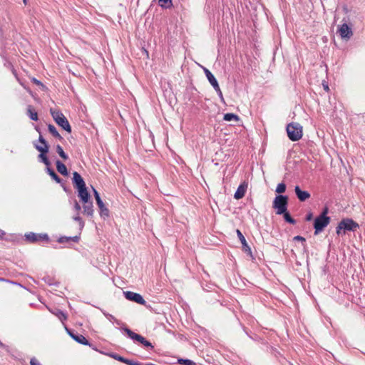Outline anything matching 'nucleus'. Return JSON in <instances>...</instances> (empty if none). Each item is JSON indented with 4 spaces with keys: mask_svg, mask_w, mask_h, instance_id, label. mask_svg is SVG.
I'll use <instances>...</instances> for the list:
<instances>
[{
    "mask_svg": "<svg viewBox=\"0 0 365 365\" xmlns=\"http://www.w3.org/2000/svg\"><path fill=\"white\" fill-rule=\"evenodd\" d=\"M287 133L292 141H297L302 137V127L298 123H290L287 125Z\"/></svg>",
    "mask_w": 365,
    "mask_h": 365,
    "instance_id": "4",
    "label": "nucleus"
},
{
    "mask_svg": "<svg viewBox=\"0 0 365 365\" xmlns=\"http://www.w3.org/2000/svg\"><path fill=\"white\" fill-rule=\"evenodd\" d=\"M52 313L56 315L62 322L67 320L66 314L61 309H56L55 312H53Z\"/></svg>",
    "mask_w": 365,
    "mask_h": 365,
    "instance_id": "24",
    "label": "nucleus"
},
{
    "mask_svg": "<svg viewBox=\"0 0 365 365\" xmlns=\"http://www.w3.org/2000/svg\"><path fill=\"white\" fill-rule=\"evenodd\" d=\"M213 88H214V89H215V91L217 92V93L218 96H219L222 100H223V95H222V93L221 89H220V86H219V85H217V87H215H215H213Z\"/></svg>",
    "mask_w": 365,
    "mask_h": 365,
    "instance_id": "36",
    "label": "nucleus"
},
{
    "mask_svg": "<svg viewBox=\"0 0 365 365\" xmlns=\"http://www.w3.org/2000/svg\"><path fill=\"white\" fill-rule=\"evenodd\" d=\"M324 90H325V91H329V88L328 85H324Z\"/></svg>",
    "mask_w": 365,
    "mask_h": 365,
    "instance_id": "49",
    "label": "nucleus"
},
{
    "mask_svg": "<svg viewBox=\"0 0 365 365\" xmlns=\"http://www.w3.org/2000/svg\"><path fill=\"white\" fill-rule=\"evenodd\" d=\"M239 119L240 118L237 115L234 114V113H225L223 117V120L225 121H231V120L237 121V120H239Z\"/></svg>",
    "mask_w": 365,
    "mask_h": 365,
    "instance_id": "26",
    "label": "nucleus"
},
{
    "mask_svg": "<svg viewBox=\"0 0 365 365\" xmlns=\"http://www.w3.org/2000/svg\"><path fill=\"white\" fill-rule=\"evenodd\" d=\"M247 185L245 184V183H242L240 184L235 195H234V197L236 199V200H240L241 198H242L245 195V192H246V190H247Z\"/></svg>",
    "mask_w": 365,
    "mask_h": 365,
    "instance_id": "16",
    "label": "nucleus"
},
{
    "mask_svg": "<svg viewBox=\"0 0 365 365\" xmlns=\"http://www.w3.org/2000/svg\"><path fill=\"white\" fill-rule=\"evenodd\" d=\"M38 141L43 145H34L35 148L40 152V154L38 155V160L44 163L47 168L51 165V162L46 155V153L49 150V145L42 135H40L38 137Z\"/></svg>",
    "mask_w": 365,
    "mask_h": 365,
    "instance_id": "2",
    "label": "nucleus"
},
{
    "mask_svg": "<svg viewBox=\"0 0 365 365\" xmlns=\"http://www.w3.org/2000/svg\"><path fill=\"white\" fill-rule=\"evenodd\" d=\"M56 168L58 173H60L61 175L66 176L68 175V170L66 166L60 160H56Z\"/></svg>",
    "mask_w": 365,
    "mask_h": 365,
    "instance_id": "19",
    "label": "nucleus"
},
{
    "mask_svg": "<svg viewBox=\"0 0 365 365\" xmlns=\"http://www.w3.org/2000/svg\"><path fill=\"white\" fill-rule=\"evenodd\" d=\"M158 4L162 8L168 9L172 6V0H158Z\"/></svg>",
    "mask_w": 365,
    "mask_h": 365,
    "instance_id": "29",
    "label": "nucleus"
},
{
    "mask_svg": "<svg viewBox=\"0 0 365 365\" xmlns=\"http://www.w3.org/2000/svg\"><path fill=\"white\" fill-rule=\"evenodd\" d=\"M110 356L115 359V360L123 362L127 365H143L142 363L124 358L117 354H110Z\"/></svg>",
    "mask_w": 365,
    "mask_h": 365,
    "instance_id": "14",
    "label": "nucleus"
},
{
    "mask_svg": "<svg viewBox=\"0 0 365 365\" xmlns=\"http://www.w3.org/2000/svg\"><path fill=\"white\" fill-rule=\"evenodd\" d=\"M145 365H155V364H151V363H150V364H145Z\"/></svg>",
    "mask_w": 365,
    "mask_h": 365,
    "instance_id": "51",
    "label": "nucleus"
},
{
    "mask_svg": "<svg viewBox=\"0 0 365 365\" xmlns=\"http://www.w3.org/2000/svg\"><path fill=\"white\" fill-rule=\"evenodd\" d=\"M31 81L35 85L41 86L43 89L46 88V86L41 83V81L36 78H33Z\"/></svg>",
    "mask_w": 365,
    "mask_h": 365,
    "instance_id": "35",
    "label": "nucleus"
},
{
    "mask_svg": "<svg viewBox=\"0 0 365 365\" xmlns=\"http://www.w3.org/2000/svg\"><path fill=\"white\" fill-rule=\"evenodd\" d=\"M30 365H41V364L35 357H32L30 360Z\"/></svg>",
    "mask_w": 365,
    "mask_h": 365,
    "instance_id": "38",
    "label": "nucleus"
},
{
    "mask_svg": "<svg viewBox=\"0 0 365 365\" xmlns=\"http://www.w3.org/2000/svg\"><path fill=\"white\" fill-rule=\"evenodd\" d=\"M5 232L0 229V238L3 239V237L5 235Z\"/></svg>",
    "mask_w": 365,
    "mask_h": 365,
    "instance_id": "46",
    "label": "nucleus"
},
{
    "mask_svg": "<svg viewBox=\"0 0 365 365\" xmlns=\"http://www.w3.org/2000/svg\"><path fill=\"white\" fill-rule=\"evenodd\" d=\"M27 115L32 120L36 121L38 119L37 112L31 105L27 107Z\"/></svg>",
    "mask_w": 365,
    "mask_h": 365,
    "instance_id": "21",
    "label": "nucleus"
},
{
    "mask_svg": "<svg viewBox=\"0 0 365 365\" xmlns=\"http://www.w3.org/2000/svg\"><path fill=\"white\" fill-rule=\"evenodd\" d=\"M359 227L357 222L351 218H344L338 224L336 232L338 235H345L347 231H356Z\"/></svg>",
    "mask_w": 365,
    "mask_h": 365,
    "instance_id": "1",
    "label": "nucleus"
},
{
    "mask_svg": "<svg viewBox=\"0 0 365 365\" xmlns=\"http://www.w3.org/2000/svg\"><path fill=\"white\" fill-rule=\"evenodd\" d=\"M293 240L294 241H301L302 242H304L306 241L305 238L302 237V236H299V235H297V236H295Z\"/></svg>",
    "mask_w": 365,
    "mask_h": 365,
    "instance_id": "40",
    "label": "nucleus"
},
{
    "mask_svg": "<svg viewBox=\"0 0 365 365\" xmlns=\"http://www.w3.org/2000/svg\"><path fill=\"white\" fill-rule=\"evenodd\" d=\"M113 322H115V324H117L118 325H120V324H123L122 322L117 319L116 318H115V319L113 320Z\"/></svg>",
    "mask_w": 365,
    "mask_h": 365,
    "instance_id": "45",
    "label": "nucleus"
},
{
    "mask_svg": "<svg viewBox=\"0 0 365 365\" xmlns=\"http://www.w3.org/2000/svg\"><path fill=\"white\" fill-rule=\"evenodd\" d=\"M78 197L83 203H88L90 195L87 190L86 187L78 190Z\"/></svg>",
    "mask_w": 365,
    "mask_h": 365,
    "instance_id": "17",
    "label": "nucleus"
},
{
    "mask_svg": "<svg viewBox=\"0 0 365 365\" xmlns=\"http://www.w3.org/2000/svg\"><path fill=\"white\" fill-rule=\"evenodd\" d=\"M204 72L207 80L209 81L210 83L212 86V87H217V85L219 84L214 75L207 68H204Z\"/></svg>",
    "mask_w": 365,
    "mask_h": 365,
    "instance_id": "18",
    "label": "nucleus"
},
{
    "mask_svg": "<svg viewBox=\"0 0 365 365\" xmlns=\"http://www.w3.org/2000/svg\"><path fill=\"white\" fill-rule=\"evenodd\" d=\"M237 235L239 240H240V242L242 243V247L243 252H245L247 255H248L250 257H251L252 259H255L252 255L251 248L248 245V244L245 240V237H244L242 233L239 230H237Z\"/></svg>",
    "mask_w": 365,
    "mask_h": 365,
    "instance_id": "11",
    "label": "nucleus"
},
{
    "mask_svg": "<svg viewBox=\"0 0 365 365\" xmlns=\"http://www.w3.org/2000/svg\"><path fill=\"white\" fill-rule=\"evenodd\" d=\"M0 282H6L13 283V282H11L10 280L6 279H5V278H2V277H0Z\"/></svg>",
    "mask_w": 365,
    "mask_h": 365,
    "instance_id": "47",
    "label": "nucleus"
},
{
    "mask_svg": "<svg viewBox=\"0 0 365 365\" xmlns=\"http://www.w3.org/2000/svg\"><path fill=\"white\" fill-rule=\"evenodd\" d=\"M37 234L34 232H29L25 235L26 240L30 242H37Z\"/></svg>",
    "mask_w": 365,
    "mask_h": 365,
    "instance_id": "28",
    "label": "nucleus"
},
{
    "mask_svg": "<svg viewBox=\"0 0 365 365\" xmlns=\"http://www.w3.org/2000/svg\"><path fill=\"white\" fill-rule=\"evenodd\" d=\"M294 192L297 198L301 202H304L310 197V194L307 191L302 190L299 186L297 185L294 187Z\"/></svg>",
    "mask_w": 365,
    "mask_h": 365,
    "instance_id": "15",
    "label": "nucleus"
},
{
    "mask_svg": "<svg viewBox=\"0 0 365 365\" xmlns=\"http://www.w3.org/2000/svg\"><path fill=\"white\" fill-rule=\"evenodd\" d=\"M43 280L48 284V285H54L56 284L55 280L50 276H46L43 277Z\"/></svg>",
    "mask_w": 365,
    "mask_h": 365,
    "instance_id": "33",
    "label": "nucleus"
},
{
    "mask_svg": "<svg viewBox=\"0 0 365 365\" xmlns=\"http://www.w3.org/2000/svg\"><path fill=\"white\" fill-rule=\"evenodd\" d=\"M121 330L123 331L128 335V336L134 341H137L143 345L144 346L149 348L151 350L154 349L153 344L149 341L146 340L145 337L138 334L135 333L129 328L124 327H122Z\"/></svg>",
    "mask_w": 365,
    "mask_h": 365,
    "instance_id": "6",
    "label": "nucleus"
},
{
    "mask_svg": "<svg viewBox=\"0 0 365 365\" xmlns=\"http://www.w3.org/2000/svg\"><path fill=\"white\" fill-rule=\"evenodd\" d=\"M35 129H36V130L39 133V135H41V130H40V128H39L38 126H36V127L35 128Z\"/></svg>",
    "mask_w": 365,
    "mask_h": 365,
    "instance_id": "48",
    "label": "nucleus"
},
{
    "mask_svg": "<svg viewBox=\"0 0 365 365\" xmlns=\"http://www.w3.org/2000/svg\"><path fill=\"white\" fill-rule=\"evenodd\" d=\"M23 1H24V4H27L26 0H23Z\"/></svg>",
    "mask_w": 365,
    "mask_h": 365,
    "instance_id": "50",
    "label": "nucleus"
},
{
    "mask_svg": "<svg viewBox=\"0 0 365 365\" xmlns=\"http://www.w3.org/2000/svg\"><path fill=\"white\" fill-rule=\"evenodd\" d=\"M283 215L284 220L291 224L295 225L297 221L290 215V213L287 211V210L282 214Z\"/></svg>",
    "mask_w": 365,
    "mask_h": 365,
    "instance_id": "25",
    "label": "nucleus"
},
{
    "mask_svg": "<svg viewBox=\"0 0 365 365\" xmlns=\"http://www.w3.org/2000/svg\"><path fill=\"white\" fill-rule=\"evenodd\" d=\"M312 217H313V215H312V212H309V213H308V214L307 215V216H306V220H307V221H310V220H312Z\"/></svg>",
    "mask_w": 365,
    "mask_h": 365,
    "instance_id": "43",
    "label": "nucleus"
},
{
    "mask_svg": "<svg viewBox=\"0 0 365 365\" xmlns=\"http://www.w3.org/2000/svg\"><path fill=\"white\" fill-rule=\"evenodd\" d=\"M83 205V212L88 216H93V202L91 201L88 202V203H84Z\"/></svg>",
    "mask_w": 365,
    "mask_h": 365,
    "instance_id": "22",
    "label": "nucleus"
},
{
    "mask_svg": "<svg viewBox=\"0 0 365 365\" xmlns=\"http://www.w3.org/2000/svg\"><path fill=\"white\" fill-rule=\"evenodd\" d=\"M70 241L69 237H61L58 238V242L59 243L68 242Z\"/></svg>",
    "mask_w": 365,
    "mask_h": 365,
    "instance_id": "37",
    "label": "nucleus"
},
{
    "mask_svg": "<svg viewBox=\"0 0 365 365\" xmlns=\"http://www.w3.org/2000/svg\"><path fill=\"white\" fill-rule=\"evenodd\" d=\"M48 129L50 133L55 138L59 139L60 140H63V137L59 134L58 131L56 130V127L53 125L49 124L48 125Z\"/></svg>",
    "mask_w": 365,
    "mask_h": 365,
    "instance_id": "23",
    "label": "nucleus"
},
{
    "mask_svg": "<svg viewBox=\"0 0 365 365\" xmlns=\"http://www.w3.org/2000/svg\"><path fill=\"white\" fill-rule=\"evenodd\" d=\"M330 217L317 216L314 221V235H319L330 223Z\"/></svg>",
    "mask_w": 365,
    "mask_h": 365,
    "instance_id": "7",
    "label": "nucleus"
},
{
    "mask_svg": "<svg viewBox=\"0 0 365 365\" xmlns=\"http://www.w3.org/2000/svg\"><path fill=\"white\" fill-rule=\"evenodd\" d=\"M69 238L70 241H73L74 242H78V241L80 240L79 236L69 237Z\"/></svg>",
    "mask_w": 365,
    "mask_h": 365,
    "instance_id": "41",
    "label": "nucleus"
},
{
    "mask_svg": "<svg viewBox=\"0 0 365 365\" xmlns=\"http://www.w3.org/2000/svg\"><path fill=\"white\" fill-rule=\"evenodd\" d=\"M93 190L96 204L100 210V215L103 219H106L109 217V210L104 205L103 200L100 197L98 192L95 188H93Z\"/></svg>",
    "mask_w": 365,
    "mask_h": 365,
    "instance_id": "8",
    "label": "nucleus"
},
{
    "mask_svg": "<svg viewBox=\"0 0 365 365\" xmlns=\"http://www.w3.org/2000/svg\"><path fill=\"white\" fill-rule=\"evenodd\" d=\"M108 313H106V312H103V314L106 317V315H108Z\"/></svg>",
    "mask_w": 365,
    "mask_h": 365,
    "instance_id": "52",
    "label": "nucleus"
},
{
    "mask_svg": "<svg viewBox=\"0 0 365 365\" xmlns=\"http://www.w3.org/2000/svg\"><path fill=\"white\" fill-rule=\"evenodd\" d=\"M65 329L68 334L78 344L88 345L89 346H92L83 335L78 334L66 327H65Z\"/></svg>",
    "mask_w": 365,
    "mask_h": 365,
    "instance_id": "9",
    "label": "nucleus"
},
{
    "mask_svg": "<svg viewBox=\"0 0 365 365\" xmlns=\"http://www.w3.org/2000/svg\"><path fill=\"white\" fill-rule=\"evenodd\" d=\"M47 173L51 176V178L55 180L57 183H62V179L56 173L53 169L51 168L50 166L46 168Z\"/></svg>",
    "mask_w": 365,
    "mask_h": 365,
    "instance_id": "20",
    "label": "nucleus"
},
{
    "mask_svg": "<svg viewBox=\"0 0 365 365\" xmlns=\"http://www.w3.org/2000/svg\"><path fill=\"white\" fill-rule=\"evenodd\" d=\"M56 150L60 157L62 158L64 160L68 159V155L63 151L62 147L60 145H57L56 146Z\"/></svg>",
    "mask_w": 365,
    "mask_h": 365,
    "instance_id": "27",
    "label": "nucleus"
},
{
    "mask_svg": "<svg viewBox=\"0 0 365 365\" xmlns=\"http://www.w3.org/2000/svg\"><path fill=\"white\" fill-rule=\"evenodd\" d=\"M72 182L77 190L86 187L85 181L81 175L76 171L73 173Z\"/></svg>",
    "mask_w": 365,
    "mask_h": 365,
    "instance_id": "13",
    "label": "nucleus"
},
{
    "mask_svg": "<svg viewBox=\"0 0 365 365\" xmlns=\"http://www.w3.org/2000/svg\"><path fill=\"white\" fill-rule=\"evenodd\" d=\"M36 238H37V242H39V241L48 242L49 241V237L47 234H37Z\"/></svg>",
    "mask_w": 365,
    "mask_h": 365,
    "instance_id": "32",
    "label": "nucleus"
},
{
    "mask_svg": "<svg viewBox=\"0 0 365 365\" xmlns=\"http://www.w3.org/2000/svg\"><path fill=\"white\" fill-rule=\"evenodd\" d=\"M328 212H329L328 207H325L323 209V210H322V213L319 215V216H321V217H323V216H324V217H329L327 216Z\"/></svg>",
    "mask_w": 365,
    "mask_h": 365,
    "instance_id": "39",
    "label": "nucleus"
},
{
    "mask_svg": "<svg viewBox=\"0 0 365 365\" xmlns=\"http://www.w3.org/2000/svg\"><path fill=\"white\" fill-rule=\"evenodd\" d=\"M73 220L78 222L79 223L80 229L82 230L84 227V222L82 218L78 215V214L73 217Z\"/></svg>",
    "mask_w": 365,
    "mask_h": 365,
    "instance_id": "34",
    "label": "nucleus"
},
{
    "mask_svg": "<svg viewBox=\"0 0 365 365\" xmlns=\"http://www.w3.org/2000/svg\"><path fill=\"white\" fill-rule=\"evenodd\" d=\"M338 32L342 38L349 39L353 35L351 28L346 22L339 26Z\"/></svg>",
    "mask_w": 365,
    "mask_h": 365,
    "instance_id": "12",
    "label": "nucleus"
},
{
    "mask_svg": "<svg viewBox=\"0 0 365 365\" xmlns=\"http://www.w3.org/2000/svg\"><path fill=\"white\" fill-rule=\"evenodd\" d=\"M286 185L284 182L279 183L276 188V192L277 193H283L286 191Z\"/></svg>",
    "mask_w": 365,
    "mask_h": 365,
    "instance_id": "31",
    "label": "nucleus"
},
{
    "mask_svg": "<svg viewBox=\"0 0 365 365\" xmlns=\"http://www.w3.org/2000/svg\"><path fill=\"white\" fill-rule=\"evenodd\" d=\"M74 208L75 210L78 212L81 207V205H79V203L78 202H75V204H74Z\"/></svg>",
    "mask_w": 365,
    "mask_h": 365,
    "instance_id": "42",
    "label": "nucleus"
},
{
    "mask_svg": "<svg viewBox=\"0 0 365 365\" xmlns=\"http://www.w3.org/2000/svg\"><path fill=\"white\" fill-rule=\"evenodd\" d=\"M178 363L181 365H196L195 362L187 359H178Z\"/></svg>",
    "mask_w": 365,
    "mask_h": 365,
    "instance_id": "30",
    "label": "nucleus"
},
{
    "mask_svg": "<svg viewBox=\"0 0 365 365\" xmlns=\"http://www.w3.org/2000/svg\"><path fill=\"white\" fill-rule=\"evenodd\" d=\"M288 197L283 195H277L272 202V207L276 210L277 215H282L287 210Z\"/></svg>",
    "mask_w": 365,
    "mask_h": 365,
    "instance_id": "5",
    "label": "nucleus"
},
{
    "mask_svg": "<svg viewBox=\"0 0 365 365\" xmlns=\"http://www.w3.org/2000/svg\"><path fill=\"white\" fill-rule=\"evenodd\" d=\"M106 318L110 322H113L115 317L110 314H108V315H106Z\"/></svg>",
    "mask_w": 365,
    "mask_h": 365,
    "instance_id": "44",
    "label": "nucleus"
},
{
    "mask_svg": "<svg viewBox=\"0 0 365 365\" xmlns=\"http://www.w3.org/2000/svg\"><path fill=\"white\" fill-rule=\"evenodd\" d=\"M50 113L54 121L59 126H61L63 130L68 133L71 132V127L69 124L68 120L60 110L51 109Z\"/></svg>",
    "mask_w": 365,
    "mask_h": 365,
    "instance_id": "3",
    "label": "nucleus"
},
{
    "mask_svg": "<svg viewBox=\"0 0 365 365\" xmlns=\"http://www.w3.org/2000/svg\"><path fill=\"white\" fill-rule=\"evenodd\" d=\"M125 297L132 302H135L139 304L145 305L146 302L143 297L138 293L130 291L124 292Z\"/></svg>",
    "mask_w": 365,
    "mask_h": 365,
    "instance_id": "10",
    "label": "nucleus"
}]
</instances>
